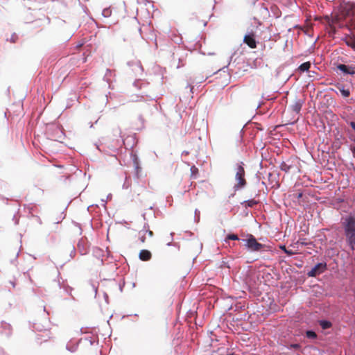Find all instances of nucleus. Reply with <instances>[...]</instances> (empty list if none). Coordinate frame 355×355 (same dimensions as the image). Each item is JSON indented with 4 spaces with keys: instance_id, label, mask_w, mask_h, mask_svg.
<instances>
[{
    "instance_id": "nucleus-1",
    "label": "nucleus",
    "mask_w": 355,
    "mask_h": 355,
    "mask_svg": "<svg viewBox=\"0 0 355 355\" xmlns=\"http://www.w3.org/2000/svg\"><path fill=\"white\" fill-rule=\"evenodd\" d=\"M346 240L352 250H355V218L348 216L343 223Z\"/></svg>"
},
{
    "instance_id": "nucleus-2",
    "label": "nucleus",
    "mask_w": 355,
    "mask_h": 355,
    "mask_svg": "<svg viewBox=\"0 0 355 355\" xmlns=\"http://www.w3.org/2000/svg\"><path fill=\"white\" fill-rule=\"evenodd\" d=\"M245 169L242 165L239 164L236 168L235 180L236 184H234V188L235 190L243 188L246 184V180L245 178Z\"/></svg>"
},
{
    "instance_id": "nucleus-3",
    "label": "nucleus",
    "mask_w": 355,
    "mask_h": 355,
    "mask_svg": "<svg viewBox=\"0 0 355 355\" xmlns=\"http://www.w3.org/2000/svg\"><path fill=\"white\" fill-rule=\"evenodd\" d=\"M245 241L246 247L252 251H259L265 247V245L259 243L254 236L252 234L248 236V238L245 240Z\"/></svg>"
},
{
    "instance_id": "nucleus-4",
    "label": "nucleus",
    "mask_w": 355,
    "mask_h": 355,
    "mask_svg": "<svg viewBox=\"0 0 355 355\" xmlns=\"http://www.w3.org/2000/svg\"><path fill=\"white\" fill-rule=\"evenodd\" d=\"M327 270V263H318L316 264L310 271L308 272L307 275L309 277H316L320 275Z\"/></svg>"
},
{
    "instance_id": "nucleus-5",
    "label": "nucleus",
    "mask_w": 355,
    "mask_h": 355,
    "mask_svg": "<svg viewBox=\"0 0 355 355\" xmlns=\"http://www.w3.org/2000/svg\"><path fill=\"white\" fill-rule=\"evenodd\" d=\"M243 42L251 49H254L257 47V42L253 33L246 35L244 37Z\"/></svg>"
},
{
    "instance_id": "nucleus-6",
    "label": "nucleus",
    "mask_w": 355,
    "mask_h": 355,
    "mask_svg": "<svg viewBox=\"0 0 355 355\" xmlns=\"http://www.w3.org/2000/svg\"><path fill=\"white\" fill-rule=\"evenodd\" d=\"M337 68L346 74H355V67L352 66H347L343 64H340L338 65Z\"/></svg>"
},
{
    "instance_id": "nucleus-7",
    "label": "nucleus",
    "mask_w": 355,
    "mask_h": 355,
    "mask_svg": "<svg viewBox=\"0 0 355 355\" xmlns=\"http://www.w3.org/2000/svg\"><path fill=\"white\" fill-rule=\"evenodd\" d=\"M139 257L141 260L146 261L151 259L152 254L150 252L147 250H141Z\"/></svg>"
},
{
    "instance_id": "nucleus-8",
    "label": "nucleus",
    "mask_w": 355,
    "mask_h": 355,
    "mask_svg": "<svg viewBox=\"0 0 355 355\" xmlns=\"http://www.w3.org/2000/svg\"><path fill=\"white\" fill-rule=\"evenodd\" d=\"M134 166H135V175L136 177L139 179L142 177V168L139 166L138 160L137 158L134 160Z\"/></svg>"
},
{
    "instance_id": "nucleus-9",
    "label": "nucleus",
    "mask_w": 355,
    "mask_h": 355,
    "mask_svg": "<svg viewBox=\"0 0 355 355\" xmlns=\"http://www.w3.org/2000/svg\"><path fill=\"white\" fill-rule=\"evenodd\" d=\"M346 9L347 10V15L355 16V4H354V3L349 4L347 6ZM351 26L354 29H355V21L353 24H351Z\"/></svg>"
},
{
    "instance_id": "nucleus-10",
    "label": "nucleus",
    "mask_w": 355,
    "mask_h": 355,
    "mask_svg": "<svg viewBox=\"0 0 355 355\" xmlns=\"http://www.w3.org/2000/svg\"><path fill=\"white\" fill-rule=\"evenodd\" d=\"M302 103L301 101H296L293 105H292V109L294 112H295L296 113H299L301 110V108H302Z\"/></svg>"
},
{
    "instance_id": "nucleus-11",
    "label": "nucleus",
    "mask_w": 355,
    "mask_h": 355,
    "mask_svg": "<svg viewBox=\"0 0 355 355\" xmlns=\"http://www.w3.org/2000/svg\"><path fill=\"white\" fill-rule=\"evenodd\" d=\"M310 67H311L310 62H304L302 64H300V66L299 67V69L301 71H308L310 69Z\"/></svg>"
},
{
    "instance_id": "nucleus-12",
    "label": "nucleus",
    "mask_w": 355,
    "mask_h": 355,
    "mask_svg": "<svg viewBox=\"0 0 355 355\" xmlns=\"http://www.w3.org/2000/svg\"><path fill=\"white\" fill-rule=\"evenodd\" d=\"M320 325L323 329H327L331 327V323L327 320H321L320 322Z\"/></svg>"
},
{
    "instance_id": "nucleus-13",
    "label": "nucleus",
    "mask_w": 355,
    "mask_h": 355,
    "mask_svg": "<svg viewBox=\"0 0 355 355\" xmlns=\"http://www.w3.org/2000/svg\"><path fill=\"white\" fill-rule=\"evenodd\" d=\"M198 173V168L195 166L191 167V178L196 179Z\"/></svg>"
},
{
    "instance_id": "nucleus-14",
    "label": "nucleus",
    "mask_w": 355,
    "mask_h": 355,
    "mask_svg": "<svg viewBox=\"0 0 355 355\" xmlns=\"http://www.w3.org/2000/svg\"><path fill=\"white\" fill-rule=\"evenodd\" d=\"M229 240H234V241L239 240V237L236 234H230L225 238V241L227 242Z\"/></svg>"
},
{
    "instance_id": "nucleus-15",
    "label": "nucleus",
    "mask_w": 355,
    "mask_h": 355,
    "mask_svg": "<svg viewBox=\"0 0 355 355\" xmlns=\"http://www.w3.org/2000/svg\"><path fill=\"white\" fill-rule=\"evenodd\" d=\"M258 202L255 200H249L245 202V206L252 207L255 205H257Z\"/></svg>"
},
{
    "instance_id": "nucleus-16",
    "label": "nucleus",
    "mask_w": 355,
    "mask_h": 355,
    "mask_svg": "<svg viewBox=\"0 0 355 355\" xmlns=\"http://www.w3.org/2000/svg\"><path fill=\"white\" fill-rule=\"evenodd\" d=\"M141 233H144L145 234L148 235V237H152L153 236V232L148 229H146V227L141 230Z\"/></svg>"
},
{
    "instance_id": "nucleus-17",
    "label": "nucleus",
    "mask_w": 355,
    "mask_h": 355,
    "mask_svg": "<svg viewBox=\"0 0 355 355\" xmlns=\"http://www.w3.org/2000/svg\"><path fill=\"white\" fill-rule=\"evenodd\" d=\"M340 92L343 96L344 97H348L350 95V92L349 89H345L344 88H342L340 89Z\"/></svg>"
},
{
    "instance_id": "nucleus-18",
    "label": "nucleus",
    "mask_w": 355,
    "mask_h": 355,
    "mask_svg": "<svg viewBox=\"0 0 355 355\" xmlns=\"http://www.w3.org/2000/svg\"><path fill=\"white\" fill-rule=\"evenodd\" d=\"M306 334L309 338H315L317 337L316 334L313 331H307Z\"/></svg>"
},
{
    "instance_id": "nucleus-19",
    "label": "nucleus",
    "mask_w": 355,
    "mask_h": 355,
    "mask_svg": "<svg viewBox=\"0 0 355 355\" xmlns=\"http://www.w3.org/2000/svg\"><path fill=\"white\" fill-rule=\"evenodd\" d=\"M139 240L141 243H145L146 239V234L144 233H141V231L139 232Z\"/></svg>"
},
{
    "instance_id": "nucleus-20",
    "label": "nucleus",
    "mask_w": 355,
    "mask_h": 355,
    "mask_svg": "<svg viewBox=\"0 0 355 355\" xmlns=\"http://www.w3.org/2000/svg\"><path fill=\"white\" fill-rule=\"evenodd\" d=\"M281 248L288 255H293L294 254L292 251L288 250L285 246H282Z\"/></svg>"
},
{
    "instance_id": "nucleus-21",
    "label": "nucleus",
    "mask_w": 355,
    "mask_h": 355,
    "mask_svg": "<svg viewBox=\"0 0 355 355\" xmlns=\"http://www.w3.org/2000/svg\"><path fill=\"white\" fill-rule=\"evenodd\" d=\"M350 125L353 128V130L355 131V122L352 121L350 123Z\"/></svg>"
},
{
    "instance_id": "nucleus-22",
    "label": "nucleus",
    "mask_w": 355,
    "mask_h": 355,
    "mask_svg": "<svg viewBox=\"0 0 355 355\" xmlns=\"http://www.w3.org/2000/svg\"><path fill=\"white\" fill-rule=\"evenodd\" d=\"M302 196V193H299L297 194V198H300Z\"/></svg>"
},
{
    "instance_id": "nucleus-23",
    "label": "nucleus",
    "mask_w": 355,
    "mask_h": 355,
    "mask_svg": "<svg viewBox=\"0 0 355 355\" xmlns=\"http://www.w3.org/2000/svg\"><path fill=\"white\" fill-rule=\"evenodd\" d=\"M348 45H351V46H352V47L354 49H355V42H354L352 44H349L348 43Z\"/></svg>"
},
{
    "instance_id": "nucleus-24",
    "label": "nucleus",
    "mask_w": 355,
    "mask_h": 355,
    "mask_svg": "<svg viewBox=\"0 0 355 355\" xmlns=\"http://www.w3.org/2000/svg\"><path fill=\"white\" fill-rule=\"evenodd\" d=\"M292 347H294V348H298L299 347V345H297V344L293 345Z\"/></svg>"
},
{
    "instance_id": "nucleus-25",
    "label": "nucleus",
    "mask_w": 355,
    "mask_h": 355,
    "mask_svg": "<svg viewBox=\"0 0 355 355\" xmlns=\"http://www.w3.org/2000/svg\"><path fill=\"white\" fill-rule=\"evenodd\" d=\"M352 151H353L354 155H355V148Z\"/></svg>"
}]
</instances>
